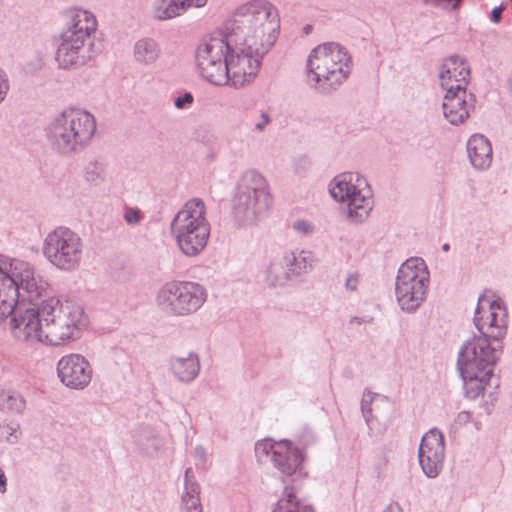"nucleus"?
Instances as JSON below:
<instances>
[{
    "instance_id": "1",
    "label": "nucleus",
    "mask_w": 512,
    "mask_h": 512,
    "mask_svg": "<svg viewBox=\"0 0 512 512\" xmlns=\"http://www.w3.org/2000/svg\"><path fill=\"white\" fill-rule=\"evenodd\" d=\"M507 317L501 299L490 300L486 294L479 297L474 323L480 335L464 342L457 359L465 395L470 399L484 391L493 375L500 354L499 340L507 332Z\"/></svg>"
},
{
    "instance_id": "2",
    "label": "nucleus",
    "mask_w": 512,
    "mask_h": 512,
    "mask_svg": "<svg viewBox=\"0 0 512 512\" xmlns=\"http://www.w3.org/2000/svg\"><path fill=\"white\" fill-rule=\"evenodd\" d=\"M96 129L95 117L90 112L71 107L52 117L45 128V136L52 151L70 157L90 145Z\"/></svg>"
},
{
    "instance_id": "3",
    "label": "nucleus",
    "mask_w": 512,
    "mask_h": 512,
    "mask_svg": "<svg viewBox=\"0 0 512 512\" xmlns=\"http://www.w3.org/2000/svg\"><path fill=\"white\" fill-rule=\"evenodd\" d=\"M352 60L345 47L327 42L315 47L307 59V78L322 92L335 90L348 78Z\"/></svg>"
},
{
    "instance_id": "4",
    "label": "nucleus",
    "mask_w": 512,
    "mask_h": 512,
    "mask_svg": "<svg viewBox=\"0 0 512 512\" xmlns=\"http://www.w3.org/2000/svg\"><path fill=\"white\" fill-rule=\"evenodd\" d=\"M210 232L206 205L200 198L188 200L170 223L171 236L179 250L188 257L201 254L208 244Z\"/></svg>"
},
{
    "instance_id": "5",
    "label": "nucleus",
    "mask_w": 512,
    "mask_h": 512,
    "mask_svg": "<svg viewBox=\"0 0 512 512\" xmlns=\"http://www.w3.org/2000/svg\"><path fill=\"white\" fill-rule=\"evenodd\" d=\"M234 22H226L229 50L227 56L228 84L243 87L256 77L262 57L270 50H262V44L237 31Z\"/></svg>"
},
{
    "instance_id": "6",
    "label": "nucleus",
    "mask_w": 512,
    "mask_h": 512,
    "mask_svg": "<svg viewBox=\"0 0 512 512\" xmlns=\"http://www.w3.org/2000/svg\"><path fill=\"white\" fill-rule=\"evenodd\" d=\"M272 202L265 178L254 170L246 171L240 178L232 204V216L240 227L255 225Z\"/></svg>"
},
{
    "instance_id": "7",
    "label": "nucleus",
    "mask_w": 512,
    "mask_h": 512,
    "mask_svg": "<svg viewBox=\"0 0 512 512\" xmlns=\"http://www.w3.org/2000/svg\"><path fill=\"white\" fill-rule=\"evenodd\" d=\"M42 317L47 321V344L54 346L80 338L87 325L83 307L72 300H42Z\"/></svg>"
},
{
    "instance_id": "8",
    "label": "nucleus",
    "mask_w": 512,
    "mask_h": 512,
    "mask_svg": "<svg viewBox=\"0 0 512 512\" xmlns=\"http://www.w3.org/2000/svg\"><path fill=\"white\" fill-rule=\"evenodd\" d=\"M45 288L46 282L28 262L14 259L9 272L0 269V322L13 311L19 297L35 299Z\"/></svg>"
},
{
    "instance_id": "9",
    "label": "nucleus",
    "mask_w": 512,
    "mask_h": 512,
    "mask_svg": "<svg viewBox=\"0 0 512 512\" xmlns=\"http://www.w3.org/2000/svg\"><path fill=\"white\" fill-rule=\"evenodd\" d=\"M226 22H234L237 31L257 40L262 50L271 49L279 35L280 18L271 2H244Z\"/></svg>"
},
{
    "instance_id": "10",
    "label": "nucleus",
    "mask_w": 512,
    "mask_h": 512,
    "mask_svg": "<svg viewBox=\"0 0 512 512\" xmlns=\"http://www.w3.org/2000/svg\"><path fill=\"white\" fill-rule=\"evenodd\" d=\"M334 200L346 203V217L354 224L363 223L373 209V192L367 179L358 172L336 175L329 184Z\"/></svg>"
},
{
    "instance_id": "11",
    "label": "nucleus",
    "mask_w": 512,
    "mask_h": 512,
    "mask_svg": "<svg viewBox=\"0 0 512 512\" xmlns=\"http://www.w3.org/2000/svg\"><path fill=\"white\" fill-rule=\"evenodd\" d=\"M42 253L45 259L61 271L77 270L84 255V242L78 233L59 226L44 238Z\"/></svg>"
},
{
    "instance_id": "12",
    "label": "nucleus",
    "mask_w": 512,
    "mask_h": 512,
    "mask_svg": "<svg viewBox=\"0 0 512 512\" xmlns=\"http://www.w3.org/2000/svg\"><path fill=\"white\" fill-rule=\"evenodd\" d=\"M429 284V272L421 258L407 259L399 268L395 283L398 305L408 313L424 302Z\"/></svg>"
},
{
    "instance_id": "13",
    "label": "nucleus",
    "mask_w": 512,
    "mask_h": 512,
    "mask_svg": "<svg viewBox=\"0 0 512 512\" xmlns=\"http://www.w3.org/2000/svg\"><path fill=\"white\" fill-rule=\"evenodd\" d=\"M207 289L193 281H171L164 284L156 295L157 305L172 316H189L207 301Z\"/></svg>"
},
{
    "instance_id": "14",
    "label": "nucleus",
    "mask_w": 512,
    "mask_h": 512,
    "mask_svg": "<svg viewBox=\"0 0 512 512\" xmlns=\"http://www.w3.org/2000/svg\"><path fill=\"white\" fill-rule=\"evenodd\" d=\"M46 287L48 284L46 283ZM47 288L43 294L35 299L19 297L11 316L10 328L13 337L21 342L33 345L35 343H47V321L42 317V302L38 307L32 303L46 296Z\"/></svg>"
},
{
    "instance_id": "15",
    "label": "nucleus",
    "mask_w": 512,
    "mask_h": 512,
    "mask_svg": "<svg viewBox=\"0 0 512 512\" xmlns=\"http://www.w3.org/2000/svg\"><path fill=\"white\" fill-rule=\"evenodd\" d=\"M226 23L221 37L204 39L196 51V65L201 76L214 85L228 84L227 56L229 50Z\"/></svg>"
},
{
    "instance_id": "16",
    "label": "nucleus",
    "mask_w": 512,
    "mask_h": 512,
    "mask_svg": "<svg viewBox=\"0 0 512 512\" xmlns=\"http://www.w3.org/2000/svg\"><path fill=\"white\" fill-rule=\"evenodd\" d=\"M255 454L259 462H271L282 474L290 476L303 461L299 449L292 447L287 440L274 441L266 438L256 442Z\"/></svg>"
},
{
    "instance_id": "17",
    "label": "nucleus",
    "mask_w": 512,
    "mask_h": 512,
    "mask_svg": "<svg viewBox=\"0 0 512 512\" xmlns=\"http://www.w3.org/2000/svg\"><path fill=\"white\" fill-rule=\"evenodd\" d=\"M57 376L66 387L83 390L90 384L93 369L89 361L81 354L70 353L57 362Z\"/></svg>"
},
{
    "instance_id": "18",
    "label": "nucleus",
    "mask_w": 512,
    "mask_h": 512,
    "mask_svg": "<svg viewBox=\"0 0 512 512\" xmlns=\"http://www.w3.org/2000/svg\"><path fill=\"white\" fill-rule=\"evenodd\" d=\"M418 457L427 477L435 478L440 474L445 459V443L444 436L438 429L433 428L422 437Z\"/></svg>"
},
{
    "instance_id": "19",
    "label": "nucleus",
    "mask_w": 512,
    "mask_h": 512,
    "mask_svg": "<svg viewBox=\"0 0 512 512\" xmlns=\"http://www.w3.org/2000/svg\"><path fill=\"white\" fill-rule=\"evenodd\" d=\"M418 457L427 477L435 478L440 474L445 459V443L444 436L438 429L433 428L422 437Z\"/></svg>"
},
{
    "instance_id": "20",
    "label": "nucleus",
    "mask_w": 512,
    "mask_h": 512,
    "mask_svg": "<svg viewBox=\"0 0 512 512\" xmlns=\"http://www.w3.org/2000/svg\"><path fill=\"white\" fill-rule=\"evenodd\" d=\"M92 47L93 43L60 34L55 55L58 67L70 70L85 65L92 58Z\"/></svg>"
},
{
    "instance_id": "21",
    "label": "nucleus",
    "mask_w": 512,
    "mask_h": 512,
    "mask_svg": "<svg viewBox=\"0 0 512 512\" xmlns=\"http://www.w3.org/2000/svg\"><path fill=\"white\" fill-rule=\"evenodd\" d=\"M439 79L444 92L466 91L470 79L469 65L459 56H451L443 62Z\"/></svg>"
},
{
    "instance_id": "22",
    "label": "nucleus",
    "mask_w": 512,
    "mask_h": 512,
    "mask_svg": "<svg viewBox=\"0 0 512 512\" xmlns=\"http://www.w3.org/2000/svg\"><path fill=\"white\" fill-rule=\"evenodd\" d=\"M475 97L467 91L445 92L442 109L446 120L452 125L462 124L474 109Z\"/></svg>"
},
{
    "instance_id": "23",
    "label": "nucleus",
    "mask_w": 512,
    "mask_h": 512,
    "mask_svg": "<svg viewBox=\"0 0 512 512\" xmlns=\"http://www.w3.org/2000/svg\"><path fill=\"white\" fill-rule=\"evenodd\" d=\"M97 30V20L88 10L75 8L66 13V24L61 34L93 43L92 35Z\"/></svg>"
},
{
    "instance_id": "24",
    "label": "nucleus",
    "mask_w": 512,
    "mask_h": 512,
    "mask_svg": "<svg viewBox=\"0 0 512 512\" xmlns=\"http://www.w3.org/2000/svg\"><path fill=\"white\" fill-rule=\"evenodd\" d=\"M467 155L474 169L487 170L493 160V149L488 138L482 134H473L466 144Z\"/></svg>"
},
{
    "instance_id": "25",
    "label": "nucleus",
    "mask_w": 512,
    "mask_h": 512,
    "mask_svg": "<svg viewBox=\"0 0 512 512\" xmlns=\"http://www.w3.org/2000/svg\"><path fill=\"white\" fill-rule=\"evenodd\" d=\"M169 369L176 380L181 383H191L200 373L201 364L198 354L188 352L185 355L169 358Z\"/></svg>"
},
{
    "instance_id": "26",
    "label": "nucleus",
    "mask_w": 512,
    "mask_h": 512,
    "mask_svg": "<svg viewBox=\"0 0 512 512\" xmlns=\"http://www.w3.org/2000/svg\"><path fill=\"white\" fill-rule=\"evenodd\" d=\"M162 56V49L159 42L152 37L138 39L132 47L134 62L142 67H151L157 63Z\"/></svg>"
},
{
    "instance_id": "27",
    "label": "nucleus",
    "mask_w": 512,
    "mask_h": 512,
    "mask_svg": "<svg viewBox=\"0 0 512 512\" xmlns=\"http://www.w3.org/2000/svg\"><path fill=\"white\" fill-rule=\"evenodd\" d=\"M201 488L191 467L184 474V488L181 495V512H203L200 500Z\"/></svg>"
},
{
    "instance_id": "28",
    "label": "nucleus",
    "mask_w": 512,
    "mask_h": 512,
    "mask_svg": "<svg viewBox=\"0 0 512 512\" xmlns=\"http://www.w3.org/2000/svg\"><path fill=\"white\" fill-rule=\"evenodd\" d=\"M292 270L283 252L276 254L265 270L264 281L270 287L284 286L290 279Z\"/></svg>"
},
{
    "instance_id": "29",
    "label": "nucleus",
    "mask_w": 512,
    "mask_h": 512,
    "mask_svg": "<svg viewBox=\"0 0 512 512\" xmlns=\"http://www.w3.org/2000/svg\"><path fill=\"white\" fill-rule=\"evenodd\" d=\"M164 440L154 430L143 428L135 436V445L138 452L147 457L157 455L164 446Z\"/></svg>"
},
{
    "instance_id": "30",
    "label": "nucleus",
    "mask_w": 512,
    "mask_h": 512,
    "mask_svg": "<svg viewBox=\"0 0 512 512\" xmlns=\"http://www.w3.org/2000/svg\"><path fill=\"white\" fill-rule=\"evenodd\" d=\"M206 2H155L153 7L154 18L169 20L184 14L190 7L200 8Z\"/></svg>"
},
{
    "instance_id": "31",
    "label": "nucleus",
    "mask_w": 512,
    "mask_h": 512,
    "mask_svg": "<svg viewBox=\"0 0 512 512\" xmlns=\"http://www.w3.org/2000/svg\"><path fill=\"white\" fill-rule=\"evenodd\" d=\"M283 253L293 275L308 272L315 261L314 254L309 250L283 251Z\"/></svg>"
},
{
    "instance_id": "32",
    "label": "nucleus",
    "mask_w": 512,
    "mask_h": 512,
    "mask_svg": "<svg viewBox=\"0 0 512 512\" xmlns=\"http://www.w3.org/2000/svg\"><path fill=\"white\" fill-rule=\"evenodd\" d=\"M26 399L14 390L0 391V410L11 415L22 414L26 409Z\"/></svg>"
},
{
    "instance_id": "33",
    "label": "nucleus",
    "mask_w": 512,
    "mask_h": 512,
    "mask_svg": "<svg viewBox=\"0 0 512 512\" xmlns=\"http://www.w3.org/2000/svg\"><path fill=\"white\" fill-rule=\"evenodd\" d=\"M272 512H313V509L299 500L293 489L286 487L283 496L277 501Z\"/></svg>"
},
{
    "instance_id": "34",
    "label": "nucleus",
    "mask_w": 512,
    "mask_h": 512,
    "mask_svg": "<svg viewBox=\"0 0 512 512\" xmlns=\"http://www.w3.org/2000/svg\"><path fill=\"white\" fill-rule=\"evenodd\" d=\"M104 165L97 161H89L83 170V178L89 183H98L104 179Z\"/></svg>"
},
{
    "instance_id": "35",
    "label": "nucleus",
    "mask_w": 512,
    "mask_h": 512,
    "mask_svg": "<svg viewBox=\"0 0 512 512\" xmlns=\"http://www.w3.org/2000/svg\"><path fill=\"white\" fill-rule=\"evenodd\" d=\"M123 219L127 223V225L137 226L143 221L144 214L137 207L126 206L124 208Z\"/></svg>"
},
{
    "instance_id": "36",
    "label": "nucleus",
    "mask_w": 512,
    "mask_h": 512,
    "mask_svg": "<svg viewBox=\"0 0 512 512\" xmlns=\"http://www.w3.org/2000/svg\"><path fill=\"white\" fill-rule=\"evenodd\" d=\"M374 393L369 390H365L361 399V412L367 424L370 423L372 418L371 404L374 400Z\"/></svg>"
},
{
    "instance_id": "37",
    "label": "nucleus",
    "mask_w": 512,
    "mask_h": 512,
    "mask_svg": "<svg viewBox=\"0 0 512 512\" xmlns=\"http://www.w3.org/2000/svg\"><path fill=\"white\" fill-rule=\"evenodd\" d=\"M292 228L302 236H309L315 231V226L310 221L304 219L296 220L293 223Z\"/></svg>"
},
{
    "instance_id": "38",
    "label": "nucleus",
    "mask_w": 512,
    "mask_h": 512,
    "mask_svg": "<svg viewBox=\"0 0 512 512\" xmlns=\"http://www.w3.org/2000/svg\"><path fill=\"white\" fill-rule=\"evenodd\" d=\"M271 122V117L267 112H261L259 116L254 121V130L256 132H264L267 126Z\"/></svg>"
},
{
    "instance_id": "39",
    "label": "nucleus",
    "mask_w": 512,
    "mask_h": 512,
    "mask_svg": "<svg viewBox=\"0 0 512 512\" xmlns=\"http://www.w3.org/2000/svg\"><path fill=\"white\" fill-rule=\"evenodd\" d=\"M17 432V428L11 425H0V437H4L10 443H14L17 440Z\"/></svg>"
},
{
    "instance_id": "40",
    "label": "nucleus",
    "mask_w": 512,
    "mask_h": 512,
    "mask_svg": "<svg viewBox=\"0 0 512 512\" xmlns=\"http://www.w3.org/2000/svg\"><path fill=\"white\" fill-rule=\"evenodd\" d=\"M10 85L7 75L0 69V103L4 101L9 91Z\"/></svg>"
},
{
    "instance_id": "41",
    "label": "nucleus",
    "mask_w": 512,
    "mask_h": 512,
    "mask_svg": "<svg viewBox=\"0 0 512 512\" xmlns=\"http://www.w3.org/2000/svg\"><path fill=\"white\" fill-rule=\"evenodd\" d=\"M193 96L191 93H185L175 99L174 105L177 109H184L186 106L191 105Z\"/></svg>"
},
{
    "instance_id": "42",
    "label": "nucleus",
    "mask_w": 512,
    "mask_h": 512,
    "mask_svg": "<svg viewBox=\"0 0 512 512\" xmlns=\"http://www.w3.org/2000/svg\"><path fill=\"white\" fill-rule=\"evenodd\" d=\"M359 277L360 275L358 273L350 274L345 282L346 289L350 291H355L357 289V286L359 284Z\"/></svg>"
},
{
    "instance_id": "43",
    "label": "nucleus",
    "mask_w": 512,
    "mask_h": 512,
    "mask_svg": "<svg viewBox=\"0 0 512 512\" xmlns=\"http://www.w3.org/2000/svg\"><path fill=\"white\" fill-rule=\"evenodd\" d=\"M504 10V6L503 4H501L500 6L498 7H495L492 11H491V14H490V20L493 22V23H499L500 20H501V15H502V12Z\"/></svg>"
},
{
    "instance_id": "44",
    "label": "nucleus",
    "mask_w": 512,
    "mask_h": 512,
    "mask_svg": "<svg viewBox=\"0 0 512 512\" xmlns=\"http://www.w3.org/2000/svg\"><path fill=\"white\" fill-rule=\"evenodd\" d=\"M193 454H194V457L196 459H198L202 464L205 463L207 454H206V450L204 447H202V446L195 447Z\"/></svg>"
},
{
    "instance_id": "45",
    "label": "nucleus",
    "mask_w": 512,
    "mask_h": 512,
    "mask_svg": "<svg viewBox=\"0 0 512 512\" xmlns=\"http://www.w3.org/2000/svg\"><path fill=\"white\" fill-rule=\"evenodd\" d=\"M6 491V476L3 470L0 468V492L4 493Z\"/></svg>"
},
{
    "instance_id": "46",
    "label": "nucleus",
    "mask_w": 512,
    "mask_h": 512,
    "mask_svg": "<svg viewBox=\"0 0 512 512\" xmlns=\"http://www.w3.org/2000/svg\"><path fill=\"white\" fill-rule=\"evenodd\" d=\"M400 510L401 508L399 507L398 504H390L382 512H397Z\"/></svg>"
},
{
    "instance_id": "47",
    "label": "nucleus",
    "mask_w": 512,
    "mask_h": 512,
    "mask_svg": "<svg viewBox=\"0 0 512 512\" xmlns=\"http://www.w3.org/2000/svg\"><path fill=\"white\" fill-rule=\"evenodd\" d=\"M449 248H450V246H449V244H447V243H445V244L442 246V249H443L444 251H448V250H449Z\"/></svg>"
},
{
    "instance_id": "48",
    "label": "nucleus",
    "mask_w": 512,
    "mask_h": 512,
    "mask_svg": "<svg viewBox=\"0 0 512 512\" xmlns=\"http://www.w3.org/2000/svg\"><path fill=\"white\" fill-rule=\"evenodd\" d=\"M459 4H460V2L455 1V2H454V4H453V7H452V8H453L454 10H455V9H457V8L459 7Z\"/></svg>"
}]
</instances>
